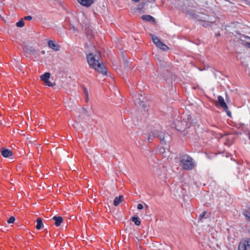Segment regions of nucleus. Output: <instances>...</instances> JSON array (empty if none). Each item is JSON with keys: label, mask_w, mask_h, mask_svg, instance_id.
<instances>
[{"label": "nucleus", "mask_w": 250, "mask_h": 250, "mask_svg": "<svg viewBox=\"0 0 250 250\" xmlns=\"http://www.w3.org/2000/svg\"><path fill=\"white\" fill-rule=\"evenodd\" d=\"M24 20L27 21H30L32 20V17L31 16H28L24 17Z\"/></svg>", "instance_id": "412c9836"}, {"label": "nucleus", "mask_w": 250, "mask_h": 250, "mask_svg": "<svg viewBox=\"0 0 250 250\" xmlns=\"http://www.w3.org/2000/svg\"><path fill=\"white\" fill-rule=\"evenodd\" d=\"M1 153L2 156L5 158H9L12 155V152L8 149H2Z\"/></svg>", "instance_id": "9b49d317"}, {"label": "nucleus", "mask_w": 250, "mask_h": 250, "mask_svg": "<svg viewBox=\"0 0 250 250\" xmlns=\"http://www.w3.org/2000/svg\"><path fill=\"white\" fill-rule=\"evenodd\" d=\"M250 247V238H247L241 241L239 245L238 250H247Z\"/></svg>", "instance_id": "423d86ee"}, {"label": "nucleus", "mask_w": 250, "mask_h": 250, "mask_svg": "<svg viewBox=\"0 0 250 250\" xmlns=\"http://www.w3.org/2000/svg\"><path fill=\"white\" fill-rule=\"evenodd\" d=\"M155 137L159 138L161 141H164L165 137L164 133L157 130L151 131L148 134L147 140L148 142H150Z\"/></svg>", "instance_id": "7ed1b4c3"}, {"label": "nucleus", "mask_w": 250, "mask_h": 250, "mask_svg": "<svg viewBox=\"0 0 250 250\" xmlns=\"http://www.w3.org/2000/svg\"><path fill=\"white\" fill-rule=\"evenodd\" d=\"M132 221L136 226H139L141 224V222L139 220V218L137 217H133L132 219Z\"/></svg>", "instance_id": "dca6fc26"}, {"label": "nucleus", "mask_w": 250, "mask_h": 250, "mask_svg": "<svg viewBox=\"0 0 250 250\" xmlns=\"http://www.w3.org/2000/svg\"><path fill=\"white\" fill-rule=\"evenodd\" d=\"M206 214V211H203L200 215H199V220H202V219L204 218V217L205 216Z\"/></svg>", "instance_id": "6ab92c4d"}, {"label": "nucleus", "mask_w": 250, "mask_h": 250, "mask_svg": "<svg viewBox=\"0 0 250 250\" xmlns=\"http://www.w3.org/2000/svg\"><path fill=\"white\" fill-rule=\"evenodd\" d=\"M244 215L247 218V219L250 221V211L246 210L243 213Z\"/></svg>", "instance_id": "f3484780"}, {"label": "nucleus", "mask_w": 250, "mask_h": 250, "mask_svg": "<svg viewBox=\"0 0 250 250\" xmlns=\"http://www.w3.org/2000/svg\"><path fill=\"white\" fill-rule=\"evenodd\" d=\"M188 121L187 122L186 121H182L181 122H178V124L176 125V129L180 131H182L186 128H189L190 126V122L189 121V117L188 119Z\"/></svg>", "instance_id": "39448f33"}, {"label": "nucleus", "mask_w": 250, "mask_h": 250, "mask_svg": "<svg viewBox=\"0 0 250 250\" xmlns=\"http://www.w3.org/2000/svg\"><path fill=\"white\" fill-rule=\"evenodd\" d=\"M37 222V225H36V229H41L42 227L43 226V223L42 221L41 218H38L36 220Z\"/></svg>", "instance_id": "2eb2a0df"}, {"label": "nucleus", "mask_w": 250, "mask_h": 250, "mask_svg": "<svg viewBox=\"0 0 250 250\" xmlns=\"http://www.w3.org/2000/svg\"><path fill=\"white\" fill-rule=\"evenodd\" d=\"M79 3L83 6L88 7L94 2V0H77Z\"/></svg>", "instance_id": "1a4fd4ad"}, {"label": "nucleus", "mask_w": 250, "mask_h": 250, "mask_svg": "<svg viewBox=\"0 0 250 250\" xmlns=\"http://www.w3.org/2000/svg\"><path fill=\"white\" fill-rule=\"evenodd\" d=\"M218 102L220 105L226 111L228 109V106L225 103L223 97L221 96H218Z\"/></svg>", "instance_id": "9d476101"}, {"label": "nucleus", "mask_w": 250, "mask_h": 250, "mask_svg": "<svg viewBox=\"0 0 250 250\" xmlns=\"http://www.w3.org/2000/svg\"><path fill=\"white\" fill-rule=\"evenodd\" d=\"M48 46L55 51H59L60 49L61 46L59 44L57 43L55 41L49 40L48 42Z\"/></svg>", "instance_id": "6e6552de"}, {"label": "nucleus", "mask_w": 250, "mask_h": 250, "mask_svg": "<svg viewBox=\"0 0 250 250\" xmlns=\"http://www.w3.org/2000/svg\"><path fill=\"white\" fill-rule=\"evenodd\" d=\"M150 36L153 43L158 47L163 50H167L169 49L168 47L163 43L157 36L152 34H151Z\"/></svg>", "instance_id": "20e7f679"}, {"label": "nucleus", "mask_w": 250, "mask_h": 250, "mask_svg": "<svg viewBox=\"0 0 250 250\" xmlns=\"http://www.w3.org/2000/svg\"><path fill=\"white\" fill-rule=\"evenodd\" d=\"M53 219L55 221V225L57 227L60 226L63 221L62 218L61 216H55Z\"/></svg>", "instance_id": "f8f14e48"}, {"label": "nucleus", "mask_w": 250, "mask_h": 250, "mask_svg": "<svg viewBox=\"0 0 250 250\" xmlns=\"http://www.w3.org/2000/svg\"><path fill=\"white\" fill-rule=\"evenodd\" d=\"M142 19L146 21L154 22L155 19L150 15H143L142 16Z\"/></svg>", "instance_id": "ddd939ff"}, {"label": "nucleus", "mask_w": 250, "mask_h": 250, "mask_svg": "<svg viewBox=\"0 0 250 250\" xmlns=\"http://www.w3.org/2000/svg\"><path fill=\"white\" fill-rule=\"evenodd\" d=\"M181 163L183 168L185 170L193 169L196 166V163L193 158L187 154L181 157Z\"/></svg>", "instance_id": "f03ea898"}, {"label": "nucleus", "mask_w": 250, "mask_h": 250, "mask_svg": "<svg viewBox=\"0 0 250 250\" xmlns=\"http://www.w3.org/2000/svg\"><path fill=\"white\" fill-rule=\"evenodd\" d=\"M244 3L250 7V1L248 0H243Z\"/></svg>", "instance_id": "5701e85b"}, {"label": "nucleus", "mask_w": 250, "mask_h": 250, "mask_svg": "<svg viewBox=\"0 0 250 250\" xmlns=\"http://www.w3.org/2000/svg\"><path fill=\"white\" fill-rule=\"evenodd\" d=\"M50 76V73L48 72H46L44 74H43V75H42L40 76V78H41V80L46 84V85H47L48 86H52V84L49 81Z\"/></svg>", "instance_id": "0eeeda50"}, {"label": "nucleus", "mask_w": 250, "mask_h": 250, "mask_svg": "<svg viewBox=\"0 0 250 250\" xmlns=\"http://www.w3.org/2000/svg\"><path fill=\"white\" fill-rule=\"evenodd\" d=\"M227 111V114L229 117H231V113L229 111H228L227 110L226 111Z\"/></svg>", "instance_id": "393cba45"}, {"label": "nucleus", "mask_w": 250, "mask_h": 250, "mask_svg": "<svg viewBox=\"0 0 250 250\" xmlns=\"http://www.w3.org/2000/svg\"><path fill=\"white\" fill-rule=\"evenodd\" d=\"M137 208L139 210L142 209L143 208V206L141 204H139L137 206Z\"/></svg>", "instance_id": "4be33fe9"}, {"label": "nucleus", "mask_w": 250, "mask_h": 250, "mask_svg": "<svg viewBox=\"0 0 250 250\" xmlns=\"http://www.w3.org/2000/svg\"><path fill=\"white\" fill-rule=\"evenodd\" d=\"M84 93L85 94V95L86 97V99H87L88 97V91L86 89L84 88Z\"/></svg>", "instance_id": "b1692460"}, {"label": "nucleus", "mask_w": 250, "mask_h": 250, "mask_svg": "<svg viewBox=\"0 0 250 250\" xmlns=\"http://www.w3.org/2000/svg\"><path fill=\"white\" fill-rule=\"evenodd\" d=\"M140 0H132V1H133L134 2H137L138 1H139Z\"/></svg>", "instance_id": "bb28decb"}, {"label": "nucleus", "mask_w": 250, "mask_h": 250, "mask_svg": "<svg viewBox=\"0 0 250 250\" xmlns=\"http://www.w3.org/2000/svg\"><path fill=\"white\" fill-rule=\"evenodd\" d=\"M15 221V219L13 216L11 217L7 221V222L9 224L13 223L14 221Z\"/></svg>", "instance_id": "aec40b11"}, {"label": "nucleus", "mask_w": 250, "mask_h": 250, "mask_svg": "<svg viewBox=\"0 0 250 250\" xmlns=\"http://www.w3.org/2000/svg\"><path fill=\"white\" fill-rule=\"evenodd\" d=\"M123 199V196L122 195L119 196L118 197H116L114 200V205L115 206H117L122 202Z\"/></svg>", "instance_id": "4468645a"}, {"label": "nucleus", "mask_w": 250, "mask_h": 250, "mask_svg": "<svg viewBox=\"0 0 250 250\" xmlns=\"http://www.w3.org/2000/svg\"><path fill=\"white\" fill-rule=\"evenodd\" d=\"M210 24H211V23H205V24H203V26H205V27H207L208 26H210Z\"/></svg>", "instance_id": "a878e982"}, {"label": "nucleus", "mask_w": 250, "mask_h": 250, "mask_svg": "<svg viewBox=\"0 0 250 250\" xmlns=\"http://www.w3.org/2000/svg\"><path fill=\"white\" fill-rule=\"evenodd\" d=\"M16 25L19 27H22L24 25V22L23 20H21L17 22Z\"/></svg>", "instance_id": "a211bd4d"}, {"label": "nucleus", "mask_w": 250, "mask_h": 250, "mask_svg": "<svg viewBox=\"0 0 250 250\" xmlns=\"http://www.w3.org/2000/svg\"><path fill=\"white\" fill-rule=\"evenodd\" d=\"M247 45L248 46V47H249V48H250V43H247Z\"/></svg>", "instance_id": "cd10ccee"}, {"label": "nucleus", "mask_w": 250, "mask_h": 250, "mask_svg": "<svg viewBox=\"0 0 250 250\" xmlns=\"http://www.w3.org/2000/svg\"><path fill=\"white\" fill-rule=\"evenodd\" d=\"M100 54L91 53L87 55V60L89 65L98 72L105 75L106 69L104 65L100 62Z\"/></svg>", "instance_id": "f257e3e1"}, {"label": "nucleus", "mask_w": 250, "mask_h": 250, "mask_svg": "<svg viewBox=\"0 0 250 250\" xmlns=\"http://www.w3.org/2000/svg\"><path fill=\"white\" fill-rule=\"evenodd\" d=\"M140 103H141V104H142V105H144V104H143V101H141V102H140Z\"/></svg>", "instance_id": "c85d7f7f"}]
</instances>
